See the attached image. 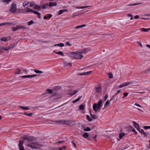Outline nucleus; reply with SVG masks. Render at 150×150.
<instances>
[{"mask_svg":"<svg viewBox=\"0 0 150 150\" xmlns=\"http://www.w3.org/2000/svg\"><path fill=\"white\" fill-rule=\"evenodd\" d=\"M56 89H57L56 88L52 90L48 89L47 90L46 92L47 93H49L50 94H53L54 95L53 96H55L56 97L54 98V100L60 98L62 97V96L61 94L57 93V92H55Z\"/></svg>","mask_w":150,"mask_h":150,"instance_id":"2","label":"nucleus"},{"mask_svg":"<svg viewBox=\"0 0 150 150\" xmlns=\"http://www.w3.org/2000/svg\"><path fill=\"white\" fill-rule=\"evenodd\" d=\"M78 91H72L71 93V94L72 95H74V94H76L77 92H78Z\"/></svg>","mask_w":150,"mask_h":150,"instance_id":"43","label":"nucleus"},{"mask_svg":"<svg viewBox=\"0 0 150 150\" xmlns=\"http://www.w3.org/2000/svg\"><path fill=\"white\" fill-rule=\"evenodd\" d=\"M135 127L139 131V132H141L140 131L139 129H140V128L139 127V125L138 124L136 123L135 122H133Z\"/></svg>","mask_w":150,"mask_h":150,"instance_id":"17","label":"nucleus"},{"mask_svg":"<svg viewBox=\"0 0 150 150\" xmlns=\"http://www.w3.org/2000/svg\"><path fill=\"white\" fill-rule=\"evenodd\" d=\"M24 142L25 141L23 140H20L19 143L18 144V146H23V144Z\"/></svg>","mask_w":150,"mask_h":150,"instance_id":"37","label":"nucleus"},{"mask_svg":"<svg viewBox=\"0 0 150 150\" xmlns=\"http://www.w3.org/2000/svg\"><path fill=\"white\" fill-rule=\"evenodd\" d=\"M71 143L73 144L74 147L76 148L77 147V146L75 143L73 141H72Z\"/></svg>","mask_w":150,"mask_h":150,"instance_id":"58","label":"nucleus"},{"mask_svg":"<svg viewBox=\"0 0 150 150\" xmlns=\"http://www.w3.org/2000/svg\"><path fill=\"white\" fill-rule=\"evenodd\" d=\"M141 4V3H138V4L135 3V4H130L128 5V6H135V5H138V4Z\"/></svg>","mask_w":150,"mask_h":150,"instance_id":"48","label":"nucleus"},{"mask_svg":"<svg viewBox=\"0 0 150 150\" xmlns=\"http://www.w3.org/2000/svg\"><path fill=\"white\" fill-rule=\"evenodd\" d=\"M102 100H100L98 102V103L97 104L98 105V107H100V108H101L102 107Z\"/></svg>","mask_w":150,"mask_h":150,"instance_id":"20","label":"nucleus"},{"mask_svg":"<svg viewBox=\"0 0 150 150\" xmlns=\"http://www.w3.org/2000/svg\"><path fill=\"white\" fill-rule=\"evenodd\" d=\"M86 26V25L85 24H83L82 25H79L77 27H75V29H77V28H79L83 27H85Z\"/></svg>","mask_w":150,"mask_h":150,"instance_id":"36","label":"nucleus"},{"mask_svg":"<svg viewBox=\"0 0 150 150\" xmlns=\"http://www.w3.org/2000/svg\"><path fill=\"white\" fill-rule=\"evenodd\" d=\"M22 139L24 140H27L28 142H30L33 140L34 138L33 137L25 135L22 137Z\"/></svg>","mask_w":150,"mask_h":150,"instance_id":"5","label":"nucleus"},{"mask_svg":"<svg viewBox=\"0 0 150 150\" xmlns=\"http://www.w3.org/2000/svg\"><path fill=\"white\" fill-rule=\"evenodd\" d=\"M19 146L20 150H24V146H23V145L22 146Z\"/></svg>","mask_w":150,"mask_h":150,"instance_id":"49","label":"nucleus"},{"mask_svg":"<svg viewBox=\"0 0 150 150\" xmlns=\"http://www.w3.org/2000/svg\"><path fill=\"white\" fill-rule=\"evenodd\" d=\"M33 13H34L35 14L37 15L38 17L39 18H41V14L39 12L33 10Z\"/></svg>","mask_w":150,"mask_h":150,"instance_id":"13","label":"nucleus"},{"mask_svg":"<svg viewBox=\"0 0 150 150\" xmlns=\"http://www.w3.org/2000/svg\"><path fill=\"white\" fill-rule=\"evenodd\" d=\"M143 127L144 129H150V126H144Z\"/></svg>","mask_w":150,"mask_h":150,"instance_id":"46","label":"nucleus"},{"mask_svg":"<svg viewBox=\"0 0 150 150\" xmlns=\"http://www.w3.org/2000/svg\"><path fill=\"white\" fill-rule=\"evenodd\" d=\"M101 108H100L98 107V106L97 103H94L93 105V110L97 112L98 111V110L100 109Z\"/></svg>","mask_w":150,"mask_h":150,"instance_id":"7","label":"nucleus"},{"mask_svg":"<svg viewBox=\"0 0 150 150\" xmlns=\"http://www.w3.org/2000/svg\"><path fill=\"white\" fill-rule=\"evenodd\" d=\"M58 123H60L61 124H64L67 125H70V120H59L56 121Z\"/></svg>","mask_w":150,"mask_h":150,"instance_id":"4","label":"nucleus"},{"mask_svg":"<svg viewBox=\"0 0 150 150\" xmlns=\"http://www.w3.org/2000/svg\"><path fill=\"white\" fill-rule=\"evenodd\" d=\"M11 28L12 30L15 31L20 29L19 25L17 26L16 27H12Z\"/></svg>","mask_w":150,"mask_h":150,"instance_id":"21","label":"nucleus"},{"mask_svg":"<svg viewBox=\"0 0 150 150\" xmlns=\"http://www.w3.org/2000/svg\"><path fill=\"white\" fill-rule=\"evenodd\" d=\"M115 98H116V100H117V98H118V97L117 96L116 97L115 96V95H114L112 97V98H111V99L110 100V101H111L112 100H114L115 99Z\"/></svg>","mask_w":150,"mask_h":150,"instance_id":"38","label":"nucleus"},{"mask_svg":"<svg viewBox=\"0 0 150 150\" xmlns=\"http://www.w3.org/2000/svg\"><path fill=\"white\" fill-rule=\"evenodd\" d=\"M110 102V101H109V100H108L105 103V105H108V104H109Z\"/></svg>","mask_w":150,"mask_h":150,"instance_id":"61","label":"nucleus"},{"mask_svg":"<svg viewBox=\"0 0 150 150\" xmlns=\"http://www.w3.org/2000/svg\"><path fill=\"white\" fill-rule=\"evenodd\" d=\"M64 45L63 43H58L57 44H56L54 45V47L56 46H58L59 47H63L64 46Z\"/></svg>","mask_w":150,"mask_h":150,"instance_id":"25","label":"nucleus"},{"mask_svg":"<svg viewBox=\"0 0 150 150\" xmlns=\"http://www.w3.org/2000/svg\"><path fill=\"white\" fill-rule=\"evenodd\" d=\"M134 18L135 19H137L139 18V16L138 15H137L135 16H134Z\"/></svg>","mask_w":150,"mask_h":150,"instance_id":"63","label":"nucleus"},{"mask_svg":"<svg viewBox=\"0 0 150 150\" xmlns=\"http://www.w3.org/2000/svg\"><path fill=\"white\" fill-rule=\"evenodd\" d=\"M109 77L110 79H112L113 78V75L110 73L109 74Z\"/></svg>","mask_w":150,"mask_h":150,"instance_id":"52","label":"nucleus"},{"mask_svg":"<svg viewBox=\"0 0 150 150\" xmlns=\"http://www.w3.org/2000/svg\"><path fill=\"white\" fill-rule=\"evenodd\" d=\"M142 31H144V32H148V30L147 29H146L144 28H142Z\"/></svg>","mask_w":150,"mask_h":150,"instance_id":"51","label":"nucleus"},{"mask_svg":"<svg viewBox=\"0 0 150 150\" xmlns=\"http://www.w3.org/2000/svg\"><path fill=\"white\" fill-rule=\"evenodd\" d=\"M125 135L124 133H120L119 134V137L120 139H122Z\"/></svg>","mask_w":150,"mask_h":150,"instance_id":"33","label":"nucleus"},{"mask_svg":"<svg viewBox=\"0 0 150 150\" xmlns=\"http://www.w3.org/2000/svg\"><path fill=\"white\" fill-rule=\"evenodd\" d=\"M45 4H47V7L49 6L50 7H52L53 6H56L57 3L56 2H50L49 4L47 3Z\"/></svg>","mask_w":150,"mask_h":150,"instance_id":"9","label":"nucleus"},{"mask_svg":"<svg viewBox=\"0 0 150 150\" xmlns=\"http://www.w3.org/2000/svg\"><path fill=\"white\" fill-rule=\"evenodd\" d=\"M144 72H145V74L149 73L150 72V67L146 70Z\"/></svg>","mask_w":150,"mask_h":150,"instance_id":"39","label":"nucleus"},{"mask_svg":"<svg viewBox=\"0 0 150 150\" xmlns=\"http://www.w3.org/2000/svg\"><path fill=\"white\" fill-rule=\"evenodd\" d=\"M67 11H68V10L67 9L60 10L59 11V13H58V15H60L63 13L64 12Z\"/></svg>","mask_w":150,"mask_h":150,"instance_id":"18","label":"nucleus"},{"mask_svg":"<svg viewBox=\"0 0 150 150\" xmlns=\"http://www.w3.org/2000/svg\"><path fill=\"white\" fill-rule=\"evenodd\" d=\"M66 147V146H64L62 147H59L58 149L55 150H65Z\"/></svg>","mask_w":150,"mask_h":150,"instance_id":"30","label":"nucleus"},{"mask_svg":"<svg viewBox=\"0 0 150 150\" xmlns=\"http://www.w3.org/2000/svg\"><path fill=\"white\" fill-rule=\"evenodd\" d=\"M47 4H44L43 5H41L40 6L36 4L35 6L33 8L35 10H37L38 11H40L41 8L45 9L47 7Z\"/></svg>","mask_w":150,"mask_h":150,"instance_id":"3","label":"nucleus"},{"mask_svg":"<svg viewBox=\"0 0 150 150\" xmlns=\"http://www.w3.org/2000/svg\"><path fill=\"white\" fill-rule=\"evenodd\" d=\"M84 105H83L81 104L79 106V109L81 110H83L84 109Z\"/></svg>","mask_w":150,"mask_h":150,"instance_id":"32","label":"nucleus"},{"mask_svg":"<svg viewBox=\"0 0 150 150\" xmlns=\"http://www.w3.org/2000/svg\"><path fill=\"white\" fill-rule=\"evenodd\" d=\"M17 9L16 6L15 4H11L10 11L12 13H14Z\"/></svg>","mask_w":150,"mask_h":150,"instance_id":"6","label":"nucleus"},{"mask_svg":"<svg viewBox=\"0 0 150 150\" xmlns=\"http://www.w3.org/2000/svg\"><path fill=\"white\" fill-rule=\"evenodd\" d=\"M130 83L129 82H127L126 83H123L121 85H120L119 86V88H121L126 86H127Z\"/></svg>","mask_w":150,"mask_h":150,"instance_id":"14","label":"nucleus"},{"mask_svg":"<svg viewBox=\"0 0 150 150\" xmlns=\"http://www.w3.org/2000/svg\"><path fill=\"white\" fill-rule=\"evenodd\" d=\"M89 7H90V6H81V8H87Z\"/></svg>","mask_w":150,"mask_h":150,"instance_id":"62","label":"nucleus"},{"mask_svg":"<svg viewBox=\"0 0 150 150\" xmlns=\"http://www.w3.org/2000/svg\"><path fill=\"white\" fill-rule=\"evenodd\" d=\"M132 131L133 132L135 133L136 134L137 133V132L136 131L135 129L133 128H132Z\"/></svg>","mask_w":150,"mask_h":150,"instance_id":"54","label":"nucleus"},{"mask_svg":"<svg viewBox=\"0 0 150 150\" xmlns=\"http://www.w3.org/2000/svg\"><path fill=\"white\" fill-rule=\"evenodd\" d=\"M92 72V71H90L85 72L78 73L77 75H78L83 76V75H87L91 74Z\"/></svg>","mask_w":150,"mask_h":150,"instance_id":"8","label":"nucleus"},{"mask_svg":"<svg viewBox=\"0 0 150 150\" xmlns=\"http://www.w3.org/2000/svg\"><path fill=\"white\" fill-rule=\"evenodd\" d=\"M33 20H31L28 23V25H30L33 24Z\"/></svg>","mask_w":150,"mask_h":150,"instance_id":"41","label":"nucleus"},{"mask_svg":"<svg viewBox=\"0 0 150 150\" xmlns=\"http://www.w3.org/2000/svg\"><path fill=\"white\" fill-rule=\"evenodd\" d=\"M91 130L90 128L88 127H87L86 128L84 129V130L85 131H89Z\"/></svg>","mask_w":150,"mask_h":150,"instance_id":"45","label":"nucleus"},{"mask_svg":"<svg viewBox=\"0 0 150 150\" xmlns=\"http://www.w3.org/2000/svg\"><path fill=\"white\" fill-rule=\"evenodd\" d=\"M27 146L31 148L32 149H38V148L35 146L34 145H32L31 144H28Z\"/></svg>","mask_w":150,"mask_h":150,"instance_id":"12","label":"nucleus"},{"mask_svg":"<svg viewBox=\"0 0 150 150\" xmlns=\"http://www.w3.org/2000/svg\"><path fill=\"white\" fill-rule=\"evenodd\" d=\"M141 134H143L145 137H147L148 136L146 133L145 132L143 129H141Z\"/></svg>","mask_w":150,"mask_h":150,"instance_id":"26","label":"nucleus"},{"mask_svg":"<svg viewBox=\"0 0 150 150\" xmlns=\"http://www.w3.org/2000/svg\"><path fill=\"white\" fill-rule=\"evenodd\" d=\"M88 52V49H84L83 50H79L76 52H71L68 53L69 56L74 59H81L83 57L82 54H86Z\"/></svg>","mask_w":150,"mask_h":150,"instance_id":"1","label":"nucleus"},{"mask_svg":"<svg viewBox=\"0 0 150 150\" xmlns=\"http://www.w3.org/2000/svg\"><path fill=\"white\" fill-rule=\"evenodd\" d=\"M23 78H30V75H27L25 76H23L20 77Z\"/></svg>","mask_w":150,"mask_h":150,"instance_id":"42","label":"nucleus"},{"mask_svg":"<svg viewBox=\"0 0 150 150\" xmlns=\"http://www.w3.org/2000/svg\"><path fill=\"white\" fill-rule=\"evenodd\" d=\"M90 115L91 117L93 119H96L98 118V116L96 115H93L91 113H90Z\"/></svg>","mask_w":150,"mask_h":150,"instance_id":"27","label":"nucleus"},{"mask_svg":"<svg viewBox=\"0 0 150 150\" xmlns=\"http://www.w3.org/2000/svg\"><path fill=\"white\" fill-rule=\"evenodd\" d=\"M52 16V15L51 14H49L47 16V18H51Z\"/></svg>","mask_w":150,"mask_h":150,"instance_id":"64","label":"nucleus"},{"mask_svg":"<svg viewBox=\"0 0 150 150\" xmlns=\"http://www.w3.org/2000/svg\"><path fill=\"white\" fill-rule=\"evenodd\" d=\"M108 94H106L105 95V96L104 99L105 101H106L107 100V99L108 98Z\"/></svg>","mask_w":150,"mask_h":150,"instance_id":"56","label":"nucleus"},{"mask_svg":"<svg viewBox=\"0 0 150 150\" xmlns=\"http://www.w3.org/2000/svg\"><path fill=\"white\" fill-rule=\"evenodd\" d=\"M15 46L14 45H12L11 46H8V47H7V48H8V50H9L10 49L13 48Z\"/></svg>","mask_w":150,"mask_h":150,"instance_id":"53","label":"nucleus"},{"mask_svg":"<svg viewBox=\"0 0 150 150\" xmlns=\"http://www.w3.org/2000/svg\"><path fill=\"white\" fill-rule=\"evenodd\" d=\"M16 74H20L21 73V70L17 68L16 70Z\"/></svg>","mask_w":150,"mask_h":150,"instance_id":"44","label":"nucleus"},{"mask_svg":"<svg viewBox=\"0 0 150 150\" xmlns=\"http://www.w3.org/2000/svg\"><path fill=\"white\" fill-rule=\"evenodd\" d=\"M70 122H70V123L71 124L70 125H69V126H74L75 125V123L72 120H70Z\"/></svg>","mask_w":150,"mask_h":150,"instance_id":"35","label":"nucleus"},{"mask_svg":"<svg viewBox=\"0 0 150 150\" xmlns=\"http://www.w3.org/2000/svg\"><path fill=\"white\" fill-rule=\"evenodd\" d=\"M82 98V96H81L80 97H79L78 98H77L75 100L73 101V103H76V102H78V101H79L80 100V99Z\"/></svg>","mask_w":150,"mask_h":150,"instance_id":"29","label":"nucleus"},{"mask_svg":"<svg viewBox=\"0 0 150 150\" xmlns=\"http://www.w3.org/2000/svg\"><path fill=\"white\" fill-rule=\"evenodd\" d=\"M83 136L84 138H86L88 137L89 134L87 133H85L83 134Z\"/></svg>","mask_w":150,"mask_h":150,"instance_id":"31","label":"nucleus"},{"mask_svg":"<svg viewBox=\"0 0 150 150\" xmlns=\"http://www.w3.org/2000/svg\"><path fill=\"white\" fill-rule=\"evenodd\" d=\"M29 4V2H28L27 3H25V2H24L23 4V6L24 7H25V6H26L27 5H28Z\"/></svg>","mask_w":150,"mask_h":150,"instance_id":"50","label":"nucleus"},{"mask_svg":"<svg viewBox=\"0 0 150 150\" xmlns=\"http://www.w3.org/2000/svg\"><path fill=\"white\" fill-rule=\"evenodd\" d=\"M31 144L35 146V145L38 146H42V145L40 143H38L37 142H33L31 143Z\"/></svg>","mask_w":150,"mask_h":150,"instance_id":"16","label":"nucleus"},{"mask_svg":"<svg viewBox=\"0 0 150 150\" xmlns=\"http://www.w3.org/2000/svg\"><path fill=\"white\" fill-rule=\"evenodd\" d=\"M19 108H21L23 110H28L29 109V107L28 106L25 107L23 106H20Z\"/></svg>","mask_w":150,"mask_h":150,"instance_id":"24","label":"nucleus"},{"mask_svg":"<svg viewBox=\"0 0 150 150\" xmlns=\"http://www.w3.org/2000/svg\"><path fill=\"white\" fill-rule=\"evenodd\" d=\"M53 52L55 53L56 54H57L60 55H62V56H64V54L63 53V52H62L59 51V52H56V51H54Z\"/></svg>","mask_w":150,"mask_h":150,"instance_id":"22","label":"nucleus"},{"mask_svg":"<svg viewBox=\"0 0 150 150\" xmlns=\"http://www.w3.org/2000/svg\"><path fill=\"white\" fill-rule=\"evenodd\" d=\"M2 1L3 2L6 3L7 4H8L10 1H11V0H2Z\"/></svg>","mask_w":150,"mask_h":150,"instance_id":"40","label":"nucleus"},{"mask_svg":"<svg viewBox=\"0 0 150 150\" xmlns=\"http://www.w3.org/2000/svg\"><path fill=\"white\" fill-rule=\"evenodd\" d=\"M87 119L89 122H91L92 121V119L90 117L89 115H86Z\"/></svg>","mask_w":150,"mask_h":150,"instance_id":"34","label":"nucleus"},{"mask_svg":"<svg viewBox=\"0 0 150 150\" xmlns=\"http://www.w3.org/2000/svg\"><path fill=\"white\" fill-rule=\"evenodd\" d=\"M36 4L34 2H29V4H28L29 5V6H28V7H32L33 6L34 7L35 6Z\"/></svg>","mask_w":150,"mask_h":150,"instance_id":"15","label":"nucleus"},{"mask_svg":"<svg viewBox=\"0 0 150 150\" xmlns=\"http://www.w3.org/2000/svg\"><path fill=\"white\" fill-rule=\"evenodd\" d=\"M12 23H11L9 22H4L3 23H0V26H3L4 25H10Z\"/></svg>","mask_w":150,"mask_h":150,"instance_id":"19","label":"nucleus"},{"mask_svg":"<svg viewBox=\"0 0 150 150\" xmlns=\"http://www.w3.org/2000/svg\"><path fill=\"white\" fill-rule=\"evenodd\" d=\"M33 113H28V115H27V116H28L29 117H30L32 115H33Z\"/></svg>","mask_w":150,"mask_h":150,"instance_id":"60","label":"nucleus"},{"mask_svg":"<svg viewBox=\"0 0 150 150\" xmlns=\"http://www.w3.org/2000/svg\"><path fill=\"white\" fill-rule=\"evenodd\" d=\"M25 11L27 13H28V12L33 13V10L32 9H31L29 8H26Z\"/></svg>","mask_w":150,"mask_h":150,"instance_id":"23","label":"nucleus"},{"mask_svg":"<svg viewBox=\"0 0 150 150\" xmlns=\"http://www.w3.org/2000/svg\"><path fill=\"white\" fill-rule=\"evenodd\" d=\"M128 16L129 17H131V20H132L133 19V15L132 14H129L128 15Z\"/></svg>","mask_w":150,"mask_h":150,"instance_id":"57","label":"nucleus"},{"mask_svg":"<svg viewBox=\"0 0 150 150\" xmlns=\"http://www.w3.org/2000/svg\"><path fill=\"white\" fill-rule=\"evenodd\" d=\"M64 65L65 67L69 66H72V63H67V62H65L64 63Z\"/></svg>","mask_w":150,"mask_h":150,"instance_id":"28","label":"nucleus"},{"mask_svg":"<svg viewBox=\"0 0 150 150\" xmlns=\"http://www.w3.org/2000/svg\"><path fill=\"white\" fill-rule=\"evenodd\" d=\"M11 38L10 36H8L6 37H2L0 38V40L3 41L7 42L8 40H10Z\"/></svg>","mask_w":150,"mask_h":150,"instance_id":"10","label":"nucleus"},{"mask_svg":"<svg viewBox=\"0 0 150 150\" xmlns=\"http://www.w3.org/2000/svg\"><path fill=\"white\" fill-rule=\"evenodd\" d=\"M34 71L36 73H43V72L42 71H40V70H34Z\"/></svg>","mask_w":150,"mask_h":150,"instance_id":"47","label":"nucleus"},{"mask_svg":"<svg viewBox=\"0 0 150 150\" xmlns=\"http://www.w3.org/2000/svg\"><path fill=\"white\" fill-rule=\"evenodd\" d=\"M96 92L98 93H100L101 91V87L100 86H98L96 87Z\"/></svg>","mask_w":150,"mask_h":150,"instance_id":"11","label":"nucleus"},{"mask_svg":"<svg viewBox=\"0 0 150 150\" xmlns=\"http://www.w3.org/2000/svg\"><path fill=\"white\" fill-rule=\"evenodd\" d=\"M66 44L69 46H71L72 45V44L70 43L69 42H66Z\"/></svg>","mask_w":150,"mask_h":150,"instance_id":"55","label":"nucleus"},{"mask_svg":"<svg viewBox=\"0 0 150 150\" xmlns=\"http://www.w3.org/2000/svg\"><path fill=\"white\" fill-rule=\"evenodd\" d=\"M37 76H38V75L37 74H35L34 75H30V77L31 78V77H34Z\"/></svg>","mask_w":150,"mask_h":150,"instance_id":"59","label":"nucleus"}]
</instances>
